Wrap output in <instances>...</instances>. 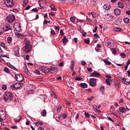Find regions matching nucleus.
Listing matches in <instances>:
<instances>
[{"instance_id": "62", "label": "nucleus", "mask_w": 130, "mask_h": 130, "mask_svg": "<svg viewBox=\"0 0 130 130\" xmlns=\"http://www.w3.org/2000/svg\"><path fill=\"white\" fill-rule=\"evenodd\" d=\"M55 29L59 30H60V27L59 26H55Z\"/></svg>"}, {"instance_id": "60", "label": "nucleus", "mask_w": 130, "mask_h": 130, "mask_svg": "<svg viewBox=\"0 0 130 130\" xmlns=\"http://www.w3.org/2000/svg\"><path fill=\"white\" fill-rule=\"evenodd\" d=\"M86 91H88L89 93H91L92 92V90L90 89H88L86 90Z\"/></svg>"}, {"instance_id": "63", "label": "nucleus", "mask_w": 130, "mask_h": 130, "mask_svg": "<svg viewBox=\"0 0 130 130\" xmlns=\"http://www.w3.org/2000/svg\"><path fill=\"white\" fill-rule=\"evenodd\" d=\"M38 130H44V129L42 127H39L38 128Z\"/></svg>"}, {"instance_id": "41", "label": "nucleus", "mask_w": 130, "mask_h": 130, "mask_svg": "<svg viewBox=\"0 0 130 130\" xmlns=\"http://www.w3.org/2000/svg\"><path fill=\"white\" fill-rule=\"evenodd\" d=\"M104 86H102L100 89V90L101 92H103L104 90Z\"/></svg>"}, {"instance_id": "39", "label": "nucleus", "mask_w": 130, "mask_h": 130, "mask_svg": "<svg viewBox=\"0 0 130 130\" xmlns=\"http://www.w3.org/2000/svg\"><path fill=\"white\" fill-rule=\"evenodd\" d=\"M120 56L122 58H124L126 57V55L124 53H122L120 54Z\"/></svg>"}, {"instance_id": "45", "label": "nucleus", "mask_w": 130, "mask_h": 130, "mask_svg": "<svg viewBox=\"0 0 130 130\" xmlns=\"http://www.w3.org/2000/svg\"><path fill=\"white\" fill-rule=\"evenodd\" d=\"M51 34L54 35H55L56 34V33L54 30H51Z\"/></svg>"}, {"instance_id": "46", "label": "nucleus", "mask_w": 130, "mask_h": 130, "mask_svg": "<svg viewBox=\"0 0 130 130\" xmlns=\"http://www.w3.org/2000/svg\"><path fill=\"white\" fill-rule=\"evenodd\" d=\"M14 54L15 56L18 57L19 56V55L18 52L17 51H16L14 52Z\"/></svg>"}, {"instance_id": "10", "label": "nucleus", "mask_w": 130, "mask_h": 130, "mask_svg": "<svg viewBox=\"0 0 130 130\" xmlns=\"http://www.w3.org/2000/svg\"><path fill=\"white\" fill-rule=\"evenodd\" d=\"M24 52L26 53H29L32 49V46L31 45H25L24 46Z\"/></svg>"}, {"instance_id": "58", "label": "nucleus", "mask_w": 130, "mask_h": 130, "mask_svg": "<svg viewBox=\"0 0 130 130\" xmlns=\"http://www.w3.org/2000/svg\"><path fill=\"white\" fill-rule=\"evenodd\" d=\"M40 6L42 7H43L44 6H45V4H43L42 3H41L40 4H39Z\"/></svg>"}, {"instance_id": "28", "label": "nucleus", "mask_w": 130, "mask_h": 130, "mask_svg": "<svg viewBox=\"0 0 130 130\" xmlns=\"http://www.w3.org/2000/svg\"><path fill=\"white\" fill-rule=\"evenodd\" d=\"M50 7L51 8V10L53 11H56L57 9L54 8V6L53 5H51L50 6Z\"/></svg>"}, {"instance_id": "36", "label": "nucleus", "mask_w": 130, "mask_h": 130, "mask_svg": "<svg viewBox=\"0 0 130 130\" xmlns=\"http://www.w3.org/2000/svg\"><path fill=\"white\" fill-rule=\"evenodd\" d=\"M114 30L115 31L117 32H120L121 31V29L120 28H115Z\"/></svg>"}, {"instance_id": "17", "label": "nucleus", "mask_w": 130, "mask_h": 130, "mask_svg": "<svg viewBox=\"0 0 130 130\" xmlns=\"http://www.w3.org/2000/svg\"><path fill=\"white\" fill-rule=\"evenodd\" d=\"M74 62L73 61H71V65L70 68L72 71L74 70Z\"/></svg>"}, {"instance_id": "20", "label": "nucleus", "mask_w": 130, "mask_h": 130, "mask_svg": "<svg viewBox=\"0 0 130 130\" xmlns=\"http://www.w3.org/2000/svg\"><path fill=\"white\" fill-rule=\"evenodd\" d=\"M21 119V117L20 116H19L17 118L14 119L15 122H19Z\"/></svg>"}, {"instance_id": "27", "label": "nucleus", "mask_w": 130, "mask_h": 130, "mask_svg": "<svg viewBox=\"0 0 130 130\" xmlns=\"http://www.w3.org/2000/svg\"><path fill=\"white\" fill-rule=\"evenodd\" d=\"M29 41L27 39H25L24 40V43L25 44V45H31L29 44Z\"/></svg>"}, {"instance_id": "6", "label": "nucleus", "mask_w": 130, "mask_h": 130, "mask_svg": "<svg viewBox=\"0 0 130 130\" xmlns=\"http://www.w3.org/2000/svg\"><path fill=\"white\" fill-rule=\"evenodd\" d=\"M13 27L14 29L18 32H20L21 30V26L19 23H16L14 24Z\"/></svg>"}, {"instance_id": "55", "label": "nucleus", "mask_w": 130, "mask_h": 130, "mask_svg": "<svg viewBox=\"0 0 130 130\" xmlns=\"http://www.w3.org/2000/svg\"><path fill=\"white\" fill-rule=\"evenodd\" d=\"M1 45L3 47H5L6 46L5 45L3 42H2L1 43Z\"/></svg>"}, {"instance_id": "1", "label": "nucleus", "mask_w": 130, "mask_h": 130, "mask_svg": "<svg viewBox=\"0 0 130 130\" xmlns=\"http://www.w3.org/2000/svg\"><path fill=\"white\" fill-rule=\"evenodd\" d=\"M13 4V0H4V5L5 6L10 8L11 9L10 10V11L13 9L12 8Z\"/></svg>"}, {"instance_id": "19", "label": "nucleus", "mask_w": 130, "mask_h": 130, "mask_svg": "<svg viewBox=\"0 0 130 130\" xmlns=\"http://www.w3.org/2000/svg\"><path fill=\"white\" fill-rule=\"evenodd\" d=\"M46 110L45 109L43 110L42 111L41 113V115L43 117H45L46 116Z\"/></svg>"}, {"instance_id": "24", "label": "nucleus", "mask_w": 130, "mask_h": 130, "mask_svg": "<svg viewBox=\"0 0 130 130\" xmlns=\"http://www.w3.org/2000/svg\"><path fill=\"white\" fill-rule=\"evenodd\" d=\"M124 22L126 23H128L129 22V19L127 18H124L123 19Z\"/></svg>"}, {"instance_id": "44", "label": "nucleus", "mask_w": 130, "mask_h": 130, "mask_svg": "<svg viewBox=\"0 0 130 130\" xmlns=\"http://www.w3.org/2000/svg\"><path fill=\"white\" fill-rule=\"evenodd\" d=\"M98 28L96 26H95L94 29H93V33H95L96 32V31L97 29Z\"/></svg>"}, {"instance_id": "54", "label": "nucleus", "mask_w": 130, "mask_h": 130, "mask_svg": "<svg viewBox=\"0 0 130 130\" xmlns=\"http://www.w3.org/2000/svg\"><path fill=\"white\" fill-rule=\"evenodd\" d=\"M60 33L61 35L63 36V31L62 30H61L60 31Z\"/></svg>"}, {"instance_id": "16", "label": "nucleus", "mask_w": 130, "mask_h": 130, "mask_svg": "<svg viewBox=\"0 0 130 130\" xmlns=\"http://www.w3.org/2000/svg\"><path fill=\"white\" fill-rule=\"evenodd\" d=\"M80 87L83 88H87L88 87L87 85L85 83H81L80 84Z\"/></svg>"}, {"instance_id": "14", "label": "nucleus", "mask_w": 130, "mask_h": 130, "mask_svg": "<svg viewBox=\"0 0 130 130\" xmlns=\"http://www.w3.org/2000/svg\"><path fill=\"white\" fill-rule=\"evenodd\" d=\"M103 8L105 10H109L111 8V6L109 4H105L103 6Z\"/></svg>"}, {"instance_id": "9", "label": "nucleus", "mask_w": 130, "mask_h": 130, "mask_svg": "<svg viewBox=\"0 0 130 130\" xmlns=\"http://www.w3.org/2000/svg\"><path fill=\"white\" fill-rule=\"evenodd\" d=\"M40 70L43 73H47L50 71V69L48 68L41 67L40 68Z\"/></svg>"}, {"instance_id": "25", "label": "nucleus", "mask_w": 130, "mask_h": 130, "mask_svg": "<svg viewBox=\"0 0 130 130\" xmlns=\"http://www.w3.org/2000/svg\"><path fill=\"white\" fill-rule=\"evenodd\" d=\"M35 124L37 126H39V125H41L43 124V123L42 122L40 121L37 122H35Z\"/></svg>"}, {"instance_id": "40", "label": "nucleus", "mask_w": 130, "mask_h": 130, "mask_svg": "<svg viewBox=\"0 0 130 130\" xmlns=\"http://www.w3.org/2000/svg\"><path fill=\"white\" fill-rule=\"evenodd\" d=\"M62 119H65L67 117V115L66 114H63L61 115Z\"/></svg>"}, {"instance_id": "15", "label": "nucleus", "mask_w": 130, "mask_h": 130, "mask_svg": "<svg viewBox=\"0 0 130 130\" xmlns=\"http://www.w3.org/2000/svg\"><path fill=\"white\" fill-rule=\"evenodd\" d=\"M117 5L118 7L121 8H123L124 6V4L121 2H118Z\"/></svg>"}, {"instance_id": "5", "label": "nucleus", "mask_w": 130, "mask_h": 130, "mask_svg": "<svg viewBox=\"0 0 130 130\" xmlns=\"http://www.w3.org/2000/svg\"><path fill=\"white\" fill-rule=\"evenodd\" d=\"M15 19V16L13 14H10L7 17L6 20L8 22L11 23Z\"/></svg>"}, {"instance_id": "21", "label": "nucleus", "mask_w": 130, "mask_h": 130, "mask_svg": "<svg viewBox=\"0 0 130 130\" xmlns=\"http://www.w3.org/2000/svg\"><path fill=\"white\" fill-rule=\"evenodd\" d=\"M111 50L113 54L115 55L117 54L116 50L115 48H111Z\"/></svg>"}, {"instance_id": "47", "label": "nucleus", "mask_w": 130, "mask_h": 130, "mask_svg": "<svg viewBox=\"0 0 130 130\" xmlns=\"http://www.w3.org/2000/svg\"><path fill=\"white\" fill-rule=\"evenodd\" d=\"M35 73L38 75H40V73L39 71L38 70H36L35 71Z\"/></svg>"}, {"instance_id": "11", "label": "nucleus", "mask_w": 130, "mask_h": 130, "mask_svg": "<svg viewBox=\"0 0 130 130\" xmlns=\"http://www.w3.org/2000/svg\"><path fill=\"white\" fill-rule=\"evenodd\" d=\"M100 75V74L98 72L94 71L91 74V76L92 77H98Z\"/></svg>"}, {"instance_id": "56", "label": "nucleus", "mask_w": 130, "mask_h": 130, "mask_svg": "<svg viewBox=\"0 0 130 130\" xmlns=\"http://www.w3.org/2000/svg\"><path fill=\"white\" fill-rule=\"evenodd\" d=\"M54 13L53 12H50L49 13V15L50 16H53L54 15Z\"/></svg>"}, {"instance_id": "22", "label": "nucleus", "mask_w": 130, "mask_h": 130, "mask_svg": "<svg viewBox=\"0 0 130 130\" xmlns=\"http://www.w3.org/2000/svg\"><path fill=\"white\" fill-rule=\"evenodd\" d=\"M24 72L27 75H29L30 74L29 72L28 71L27 68L26 67H25L24 69Z\"/></svg>"}, {"instance_id": "30", "label": "nucleus", "mask_w": 130, "mask_h": 130, "mask_svg": "<svg viewBox=\"0 0 130 130\" xmlns=\"http://www.w3.org/2000/svg\"><path fill=\"white\" fill-rule=\"evenodd\" d=\"M91 14L92 15V17L93 18H95L96 16V13L93 12H91Z\"/></svg>"}, {"instance_id": "8", "label": "nucleus", "mask_w": 130, "mask_h": 130, "mask_svg": "<svg viewBox=\"0 0 130 130\" xmlns=\"http://www.w3.org/2000/svg\"><path fill=\"white\" fill-rule=\"evenodd\" d=\"M96 79L95 78H90L89 85L91 86H95L96 85Z\"/></svg>"}, {"instance_id": "59", "label": "nucleus", "mask_w": 130, "mask_h": 130, "mask_svg": "<svg viewBox=\"0 0 130 130\" xmlns=\"http://www.w3.org/2000/svg\"><path fill=\"white\" fill-rule=\"evenodd\" d=\"M87 70L88 71L90 72L92 70V69L91 67L88 68Z\"/></svg>"}, {"instance_id": "49", "label": "nucleus", "mask_w": 130, "mask_h": 130, "mask_svg": "<svg viewBox=\"0 0 130 130\" xmlns=\"http://www.w3.org/2000/svg\"><path fill=\"white\" fill-rule=\"evenodd\" d=\"M84 115L86 117L88 118L90 116L86 112L84 113Z\"/></svg>"}, {"instance_id": "38", "label": "nucleus", "mask_w": 130, "mask_h": 130, "mask_svg": "<svg viewBox=\"0 0 130 130\" xmlns=\"http://www.w3.org/2000/svg\"><path fill=\"white\" fill-rule=\"evenodd\" d=\"M75 80H77L79 81L82 79V78L80 77H77L75 79Z\"/></svg>"}, {"instance_id": "23", "label": "nucleus", "mask_w": 130, "mask_h": 130, "mask_svg": "<svg viewBox=\"0 0 130 130\" xmlns=\"http://www.w3.org/2000/svg\"><path fill=\"white\" fill-rule=\"evenodd\" d=\"M112 80L110 79H107L105 80V82L107 84L110 85H111L110 82Z\"/></svg>"}, {"instance_id": "3", "label": "nucleus", "mask_w": 130, "mask_h": 130, "mask_svg": "<svg viewBox=\"0 0 130 130\" xmlns=\"http://www.w3.org/2000/svg\"><path fill=\"white\" fill-rule=\"evenodd\" d=\"M14 75L15 79L18 82H22L24 79L23 76L21 74H15Z\"/></svg>"}, {"instance_id": "64", "label": "nucleus", "mask_w": 130, "mask_h": 130, "mask_svg": "<svg viewBox=\"0 0 130 130\" xmlns=\"http://www.w3.org/2000/svg\"><path fill=\"white\" fill-rule=\"evenodd\" d=\"M126 13L128 15H130V11L128 10L126 11Z\"/></svg>"}, {"instance_id": "12", "label": "nucleus", "mask_w": 130, "mask_h": 130, "mask_svg": "<svg viewBox=\"0 0 130 130\" xmlns=\"http://www.w3.org/2000/svg\"><path fill=\"white\" fill-rule=\"evenodd\" d=\"M11 29V28L9 24H6L5 27L4 28V30L5 31H7Z\"/></svg>"}, {"instance_id": "7", "label": "nucleus", "mask_w": 130, "mask_h": 130, "mask_svg": "<svg viewBox=\"0 0 130 130\" xmlns=\"http://www.w3.org/2000/svg\"><path fill=\"white\" fill-rule=\"evenodd\" d=\"M6 115L5 112L3 110H0V121L1 122V120L5 119Z\"/></svg>"}, {"instance_id": "4", "label": "nucleus", "mask_w": 130, "mask_h": 130, "mask_svg": "<svg viewBox=\"0 0 130 130\" xmlns=\"http://www.w3.org/2000/svg\"><path fill=\"white\" fill-rule=\"evenodd\" d=\"M23 84L21 83H16L11 85V89H15L22 87Z\"/></svg>"}, {"instance_id": "29", "label": "nucleus", "mask_w": 130, "mask_h": 130, "mask_svg": "<svg viewBox=\"0 0 130 130\" xmlns=\"http://www.w3.org/2000/svg\"><path fill=\"white\" fill-rule=\"evenodd\" d=\"M68 39L66 38L65 36H64L62 39V41L63 43L64 44L66 42L68 41Z\"/></svg>"}, {"instance_id": "34", "label": "nucleus", "mask_w": 130, "mask_h": 130, "mask_svg": "<svg viewBox=\"0 0 130 130\" xmlns=\"http://www.w3.org/2000/svg\"><path fill=\"white\" fill-rule=\"evenodd\" d=\"M0 57H6V58H9V55H1L0 56Z\"/></svg>"}, {"instance_id": "35", "label": "nucleus", "mask_w": 130, "mask_h": 130, "mask_svg": "<svg viewBox=\"0 0 130 130\" xmlns=\"http://www.w3.org/2000/svg\"><path fill=\"white\" fill-rule=\"evenodd\" d=\"M4 70L5 72H6L7 73H9V69L5 67L4 69Z\"/></svg>"}, {"instance_id": "33", "label": "nucleus", "mask_w": 130, "mask_h": 130, "mask_svg": "<svg viewBox=\"0 0 130 130\" xmlns=\"http://www.w3.org/2000/svg\"><path fill=\"white\" fill-rule=\"evenodd\" d=\"M61 106H58L57 108V112L58 113L60 112L61 109Z\"/></svg>"}, {"instance_id": "31", "label": "nucleus", "mask_w": 130, "mask_h": 130, "mask_svg": "<svg viewBox=\"0 0 130 130\" xmlns=\"http://www.w3.org/2000/svg\"><path fill=\"white\" fill-rule=\"evenodd\" d=\"M12 40V38L11 37H8L7 38V41L9 43H11Z\"/></svg>"}, {"instance_id": "2", "label": "nucleus", "mask_w": 130, "mask_h": 130, "mask_svg": "<svg viewBox=\"0 0 130 130\" xmlns=\"http://www.w3.org/2000/svg\"><path fill=\"white\" fill-rule=\"evenodd\" d=\"M13 97L12 93L10 92H7L5 93L4 98L6 101H9L12 99Z\"/></svg>"}, {"instance_id": "51", "label": "nucleus", "mask_w": 130, "mask_h": 130, "mask_svg": "<svg viewBox=\"0 0 130 130\" xmlns=\"http://www.w3.org/2000/svg\"><path fill=\"white\" fill-rule=\"evenodd\" d=\"M28 0H23V2L24 4L26 5L28 3Z\"/></svg>"}, {"instance_id": "18", "label": "nucleus", "mask_w": 130, "mask_h": 130, "mask_svg": "<svg viewBox=\"0 0 130 130\" xmlns=\"http://www.w3.org/2000/svg\"><path fill=\"white\" fill-rule=\"evenodd\" d=\"M119 111L122 113H125L126 111V109L123 107H120L119 108Z\"/></svg>"}, {"instance_id": "53", "label": "nucleus", "mask_w": 130, "mask_h": 130, "mask_svg": "<svg viewBox=\"0 0 130 130\" xmlns=\"http://www.w3.org/2000/svg\"><path fill=\"white\" fill-rule=\"evenodd\" d=\"M90 42V40H87L86 39L85 40V42L87 44H89Z\"/></svg>"}, {"instance_id": "37", "label": "nucleus", "mask_w": 130, "mask_h": 130, "mask_svg": "<svg viewBox=\"0 0 130 130\" xmlns=\"http://www.w3.org/2000/svg\"><path fill=\"white\" fill-rule=\"evenodd\" d=\"M70 20L72 22H74L75 21V19L73 17H71L70 18Z\"/></svg>"}, {"instance_id": "32", "label": "nucleus", "mask_w": 130, "mask_h": 130, "mask_svg": "<svg viewBox=\"0 0 130 130\" xmlns=\"http://www.w3.org/2000/svg\"><path fill=\"white\" fill-rule=\"evenodd\" d=\"M94 108L96 109H99L100 107V105L97 106L96 104L94 105L93 106Z\"/></svg>"}, {"instance_id": "57", "label": "nucleus", "mask_w": 130, "mask_h": 130, "mask_svg": "<svg viewBox=\"0 0 130 130\" xmlns=\"http://www.w3.org/2000/svg\"><path fill=\"white\" fill-rule=\"evenodd\" d=\"M107 45L111 46V43L110 41H108L107 42Z\"/></svg>"}, {"instance_id": "52", "label": "nucleus", "mask_w": 130, "mask_h": 130, "mask_svg": "<svg viewBox=\"0 0 130 130\" xmlns=\"http://www.w3.org/2000/svg\"><path fill=\"white\" fill-rule=\"evenodd\" d=\"M32 11H34L35 12H38V10H37V9L36 8H35L33 9L32 10Z\"/></svg>"}, {"instance_id": "13", "label": "nucleus", "mask_w": 130, "mask_h": 130, "mask_svg": "<svg viewBox=\"0 0 130 130\" xmlns=\"http://www.w3.org/2000/svg\"><path fill=\"white\" fill-rule=\"evenodd\" d=\"M114 12L116 15H118L121 13V10L117 8L114 10Z\"/></svg>"}, {"instance_id": "42", "label": "nucleus", "mask_w": 130, "mask_h": 130, "mask_svg": "<svg viewBox=\"0 0 130 130\" xmlns=\"http://www.w3.org/2000/svg\"><path fill=\"white\" fill-rule=\"evenodd\" d=\"M128 106H126V109L127 111H129L130 109H129V107H130V105L129 104H128Z\"/></svg>"}, {"instance_id": "43", "label": "nucleus", "mask_w": 130, "mask_h": 130, "mask_svg": "<svg viewBox=\"0 0 130 130\" xmlns=\"http://www.w3.org/2000/svg\"><path fill=\"white\" fill-rule=\"evenodd\" d=\"M56 70L57 68L56 67H52L50 68V70L52 71H55Z\"/></svg>"}, {"instance_id": "50", "label": "nucleus", "mask_w": 130, "mask_h": 130, "mask_svg": "<svg viewBox=\"0 0 130 130\" xmlns=\"http://www.w3.org/2000/svg\"><path fill=\"white\" fill-rule=\"evenodd\" d=\"M122 83L127 85H129V82L124 81Z\"/></svg>"}, {"instance_id": "48", "label": "nucleus", "mask_w": 130, "mask_h": 130, "mask_svg": "<svg viewBox=\"0 0 130 130\" xmlns=\"http://www.w3.org/2000/svg\"><path fill=\"white\" fill-rule=\"evenodd\" d=\"M7 88V86L5 85H4L2 87V89L4 90L6 89Z\"/></svg>"}, {"instance_id": "26", "label": "nucleus", "mask_w": 130, "mask_h": 130, "mask_svg": "<svg viewBox=\"0 0 130 130\" xmlns=\"http://www.w3.org/2000/svg\"><path fill=\"white\" fill-rule=\"evenodd\" d=\"M104 62L105 63V64L109 65L111 64V62L110 61H108L107 60H104Z\"/></svg>"}, {"instance_id": "61", "label": "nucleus", "mask_w": 130, "mask_h": 130, "mask_svg": "<svg viewBox=\"0 0 130 130\" xmlns=\"http://www.w3.org/2000/svg\"><path fill=\"white\" fill-rule=\"evenodd\" d=\"M81 64L82 65H84L86 64V62L85 61H82L81 62Z\"/></svg>"}]
</instances>
